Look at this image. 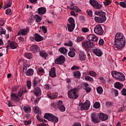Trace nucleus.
Here are the masks:
<instances>
[{
    "instance_id": "37",
    "label": "nucleus",
    "mask_w": 126,
    "mask_h": 126,
    "mask_svg": "<svg viewBox=\"0 0 126 126\" xmlns=\"http://www.w3.org/2000/svg\"><path fill=\"white\" fill-rule=\"evenodd\" d=\"M33 18H34V19L36 21V22H40L41 20H42V18H41V17H40V16H39L38 15H35L34 16L33 15Z\"/></svg>"
},
{
    "instance_id": "9",
    "label": "nucleus",
    "mask_w": 126,
    "mask_h": 126,
    "mask_svg": "<svg viewBox=\"0 0 126 126\" xmlns=\"http://www.w3.org/2000/svg\"><path fill=\"white\" fill-rule=\"evenodd\" d=\"M79 107L82 111H83L84 110L87 111V110H89L90 108V101H86L85 103L81 104L79 105Z\"/></svg>"
},
{
    "instance_id": "44",
    "label": "nucleus",
    "mask_w": 126,
    "mask_h": 126,
    "mask_svg": "<svg viewBox=\"0 0 126 126\" xmlns=\"http://www.w3.org/2000/svg\"><path fill=\"white\" fill-rule=\"evenodd\" d=\"M96 91L98 94H102L103 93V88H102V87L99 86L97 88Z\"/></svg>"
},
{
    "instance_id": "5",
    "label": "nucleus",
    "mask_w": 126,
    "mask_h": 126,
    "mask_svg": "<svg viewBox=\"0 0 126 126\" xmlns=\"http://www.w3.org/2000/svg\"><path fill=\"white\" fill-rule=\"evenodd\" d=\"M44 118L50 122L54 123V124H57L59 122V118L53 114L46 113L44 115Z\"/></svg>"
},
{
    "instance_id": "47",
    "label": "nucleus",
    "mask_w": 126,
    "mask_h": 126,
    "mask_svg": "<svg viewBox=\"0 0 126 126\" xmlns=\"http://www.w3.org/2000/svg\"><path fill=\"white\" fill-rule=\"evenodd\" d=\"M68 22L69 23L68 24H71V25L75 24L74 19H73V18H72V17L69 18L68 19Z\"/></svg>"
},
{
    "instance_id": "53",
    "label": "nucleus",
    "mask_w": 126,
    "mask_h": 126,
    "mask_svg": "<svg viewBox=\"0 0 126 126\" xmlns=\"http://www.w3.org/2000/svg\"><path fill=\"white\" fill-rule=\"evenodd\" d=\"M5 32H6L5 29L2 27H1V28L0 29V35H2V34H5Z\"/></svg>"
},
{
    "instance_id": "30",
    "label": "nucleus",
    "mask_w": 126,
    "mask_h": 126,
    "mask_svg": "<svg viewBox=\"0 0 126 126\" xmlns=\"http://www.w3.org/2000/svg\"><path fill=\"white\" fill-rule=\"evenodd\" d=\"M114 86L117 89H122L123 87H124V85L119 82H117L114 83Z\"/></svg>"
},
{
    "instance_id": "20",
    "label": "nucleus",
    "mask_w": 126,
    "mask_h": 126,
    "mask_svg": "<svg viewBox=\"0 0 126 126\" xmlns=\"http://www.w3.org/2000/svg\"><path fill=\"white\" fill-rule=\"evenodd\" d=\"M30 50L33 53H37L40 51V48L37 45H32L30 47Z\"/></svg>"
},
{
    "instance_id": "40",
    "label": "nucleus",
    "mask_w": 126,
    "mask_h": 126,
    "mask_svg": "<svg viewBox=\"0 0 126 126\" xmlns=\"http://www.w3.org/2000/svg\"><path fill=\"white\" fill-rule=\"evenodd\" d=\"M73 75L76 77V78H79L81 75L80 72H79L78 70H76L73 73Z\"/></svg>"
},
{
    "instance_id": "49",
    "label": "nucleus",
    "mask_w": 126,
    "mask_h": 126,
    "mask_svg": "<svg viewBox=\"0 0 126 126\" xmlns=\"http://www.w3.org/2000/svg\"><path fill=\"white\" fill-rule=\"evenodd\" d=\"M32 123V120L30 119L28 121H25L24 122V125H25V126H29V125H31V124Z\"/></svg>"
},
{
    "instance_id": "34",
    "label": "nucleus",
    "mask_w": 126,
    "mask_h": 126,
    "mask_svg": "<svg viewBox=\"0 0 126 126\" xmlns=\"http://www.w3.org/2000/svg\"><path fill=\"white\" fill-rule=\"evenodd\" d=\"M47 96L49 99H56L58 97V93L52 94L51 95L47 94Z\"/></svg>"
},
{
    "instance_id": "60",
    "label": "nucleus",
    "mask_w": 126,
    "mask_h": 126,
    "mask_svg": "<svg viewBox=\"0 0 126 126\" xmlns=\"http://www.w3.org/2000/svg\"><path fill=\"white\" fill-rule=\"evenodd\" d=\"M59 109L60 110L61 112H64V111H65V107L63 105L61 106Z\"/></svg>"
},
{
    "instance_id": "50",
    "label": "nucleus",
    "mask_w": 126,
    "mask_h": 126,
    "mask_svg": "<svg viewBox=\"0 0 126 126\" xmlns=\"http://www.w3.org/2000/svg\"><path fill=\"white\" fill-rule=\"evenodd\" d=\"M112 3V0H105L103 2V4L105 5H109V4H111Z\"/></svg>"
},
{
    "instance_id": "17",
    "label": "nucleus",
    "mask_w": 126,
    "mask_h": 126,
    "mask_svg": "<svg viewBox=\"0 0 126 126\" xmlns=\"http://www.w3.org/2000/svg\"><path fill=\"white\" fill-rule=\"evenodd\" d=\"M123 39H126V37H125V35H124V34L120 32L116 33L115 37V41Z\"/></svg>"
},
{
    "instance_id": "21",
    "label": "nucleus",
    "mask_w": 126,
    "mask_h": 126,
    "mask_svg": "<svg viewBox=\"0 0 126 126\" xmlns=\"http://www.w3.org/2000/svg\"><path fill=\"white\" fill-rule=\"evenodd\" d=\"M43 39H44V38L38 33H35L34 35L33 40L36 41V42H41Z\"/></svg>"
},
{
    "instance_id": "54",
    "label": "nucleus",
    "mask_w": 126,
    "mask_h": 126,
    "mask_svg": "<svg viewBox=\"0 0 126 126\" xmlns=\"http://www.w3.org/2000/svg\"><path fill=\"white\" fill-rule=\"evenodd\" d=\"M84 40V37L82 36L78 37L76 39V42H82Z\"/></svg>"
},
{
    "instance_id": "63",
    "label": "nucleus",
    "mask_w": 126,
    "mask_h": 126,
    "mask_svg": "<svg viewBox=\"0 0 126 126\" xmlns=\"http://www.w3.org/2000/svg\"><path fill=\"white\" fill-rule=\"evenodd\" d=\"M121 92H122V94L124 95V96H126V89H123Z\"/></svg>"
},
{
    "instance_id": "59",
    "label": "nucleus",
    "mask_w": 126,
    "mask_h": 126,
    "mask_svg": "<svg viewBox=\"0 0 126 126\" xmlns=\"http://www.w3.org/2000/svg\"><path fill=\"white\" fill-rule=\"evenodd\" d=\"M37 80H36L35 79H33V81H32V86L33 87H36L37 86Z\"/></svg>"
},
{
    "instance_id": "64",
    "label": "nucleus",
    "mask_w": 126,
    "mask_h": 126,
    "mask_svg": "<svg viewBox=\"0 0 126 126\" xmlns=\"http://www.w3.org/2000/svg\"><path fill=\"white\" fill-rule=\"evenodd\" d=\"M72 126H81V124L78 122H75Z\"/></svg>"
},
{
    "instance_id": "3",
    "label": "nucleus",
    "mask_w": 126,
    "mask_h": 126,
    "mask_svg": "<svg viewBox=\"0 0 126 126\" xmlns=\"http://www.w3.org/2000/svg\"><path fill=\"white\" fill-rule=\"evenodd\" d=\"M67 96L70 99H77L78 96V91L76 89H71L67 93Z\"/></svg>"
},
{
    "instance_id": "57",
    "label": "nucleus",
    "mask_w": 126,
    "mask_h": 126,
    "mask_svg": "<svg viewBox=\"0 0 126 126\" xmlns=\"http://www.w3.org/2000/svg\"><path fill=\"white\" fill-rule=\"evenodd\" d=\"M27 86L28 89H30L31 88V82L30 81H27Z\"/></svg>"
},
{
    "instance_id": "36",
    "label": "nucleus",
    "mask_w": 126,
    "mask_h": 126,
    "mask_svg": "<svg viewBox=\"0 0 126 126\" xmlns=\"http://www.w3.org/2000/svg\"><path fill=\"white\" fill-rule=\"evenodd\" d=\"M59 51L61 54H63V55H65V54L67 53V49L63 47L60 48Z\"/></svg>"
},
{
    "instance_id": "7",
    "label": "nucleus",
    "mask_w": 126,
    "mask_h": 126,
    "mask_svg": "<svg viewBox=\"0 0 126 126\" xmlns=\"http://www.w3.org/2000/svg\"><path fill=\"white\" fill-rule=\"evenodd\" d=\"M94 32L96 35H103L104 34V31L103 28L100 25H97L94 28Z\"/></svg>"
},
{
    "instance_id": "33",
    "label": "nucleus",
    "mask_w": 126,
    "mask_h": 126,
    "mask_svg": "<svg viewBox=\"0 0 126 126\" xmlns=\"http://www.w3.org/2000/svg\"><path fill=\"white\" fill-rule=\"evenodd\" d=\"M68 56L70 58H74L75 56V49H73L68 53Z\"/></svg>"
},
{
    "instance_id": "31",
    "label": "nucleus",
    "mask_w": 126,
    "mask_h": 126,
    "mask_svg": "<svg viewBox=\"0 0 126 126\" xmlns=\"http://www.w3.org/2000/svg\"><path fill=\"white\" fill-rule=\"evenodd\" d=\"M25 73L28 76L33 75L34 74V70L32 68H30L26 71Z\"/></svg>"
},
{
    "instance_id": "32",
    "label": "nucleus",
    "mask_w": 126,
    "mask_h": 126,
    "mask_svg": "<svg viewBox=\"0 0 126 126\" xmlns=\"http://www.w3.org/2000/svg\"><path fill=\"white\" fill-rule=\"evenodd\" d=\"M23 110L25 113H30L31 112V107L28 105L24 106L23 107Z\"/></svg>"
},
{
    "instance_id": "29",
    "label": "nucleus",
    "mask_w": 126,
    "mask_h": 126,
    "mask_svg": "<svg viewBox=\"0 0 126 126\" xmlns=\"http://www.w3.org/2000/svg\"><path fill=\"white\" fill-rule=\"evenodd\" d=\"M11 99L14 101V102H17V101H19V97L17 96V94H12L11 95Z\"/></svg>"
},
{
    "instance_id": "2",
    "label": "nucleus",
    "mask_w": 126,
    "mask_h": 126,
    "mask_svg": "<svg viewBox=\"0 0 126 126\" xmlns=\"http://www.w3.org/2000/svg\"><path fill=\"white\" fill-rule=\"evenodd\" d=\"M125 45H126V39L115 40L114 49L115 51H119V50L125 48Z\"/></svg>"
},
{
    "instance_id": "41",
    "label": "nucleus",
    "mask_w": 126,
    "mask_h": 126,
    "mask_svg": "<svg viewBox=\"0 0 126 126\" xmlns=\"http://www.w3.org/2000/svg\"><path fill=\"white\" fill-rule=\"evenodd\" d=\"M126 104H123L122 105V106H121L120 108L118 109V112L119 113H123L125 110H126Z\"/></svg>"
},
{
    "instance_id": "26",
    "label": "nucleus",
    "mask_w": 126,
    "mask_h": 126,
    "mask_svg": "<svg viewBox=\"0 0 126 126\" xmlns=\"http://www.w3.org/2000/svg\"><path fill=\"white\" fill-rule=\"evenodd\" d=\"M46 11H47V10L46 9V8L43 7L39 8L37 9V12L38 14H40L41 15H43V14H45Z\"/></svg>"
},
{
    "instance_id": "13",
    "label": "nucleus",
    "mask_w": 126,
    "mask_h": 126,
    "mask_svg": "<svg viewBox=\"0 0 126 126\" xmlns=\"http://www.w3.org/2000/svg\"><path fill=\"white\" fill-rule=\"evenodd\" d=\"M8 43L7 46H6V48L7 49H14L16 48H17V43L12 42L11 41L8 40Z\"/></svg>"
},
{
    "instance_id": "61",
    "label": "nucleus",
    "mask_w": 126,
    "mask_h": 126,
    "mask_svg": "<svg viewBox=\"0 0 126 126\" xmlns=\"http://www.w3.org/2000/svg\"><path fill=\"white\" fill-rule=\"evenodd\" d=\"M87 13L88 15H89V16H90V17H92V15H93L92 11H91L90 10H87Z\"/></svg>"
},
{
    "instance_id": "58",
    "label": "nucleus",
    "mask_w": 126,
    "mask_h": 126,
    "mask_svg": "<svg viewBox=\"0 0 126 126\" xmlns=\"http://www.w3.org/2000/svg\"><path fill=\"white\" fill-rule=\"evenodd\" d=\"M44 88L46 90H49L51 89V85L46 84L44 86Z\"/></svg>"
},
{
    "instance_id": "10",
    "label": "nucleus",
    "mask_w": 126,
    "mask_h": 126,
    "mask_svg": "<svg viewBox=\"0 0 126 126\" xmlns=\"http://www.w3.org/2000/svg\"><path fill=\"white\" fill-rule=\"evenodd\" d=\"M65 62V58L63 55L60 56L58 58L55 60V63L57 64H63Z\"/></svg>"
},
{
    "instance_id": "38",
    "label": "nucleus",
    "mask_w": 126,
    "mask_h": 126,
    "mask_svg": "<svg viewBox=\"0 0 126 126\" xmlns=\"http://www.w3.org/2000/svg\"><path fill=\"white\" fill-rule=\"evenodd\" d=\"M45 73V71H44V69L42 67H39L37 70V74H39V75H43Z\"/></svg>"
},
{
    "instance_id": "18",
    "label": "nucleus",
    "mask_w": 126,
    "mask_h": 126,
    "mask_svg": "<svg viewBox=\"0 0 126 126\" xmlns=\"http://www.w3.org/2000/svg\"><path fill=\"white\" fill-rule=\"evenodd\" d=\"M28 31H29V28H27L25 29L21 30L17 33V35L19 36V35H22V36H25L27 35V33H28Z\"/></svg>"
},
{
    "instance_id": "46",
    "label": "nucleus",
    "mask_w": 126,
    "mask_h": 126,
    "mask_svg": "<svg viewBox=\"0 0 126 126\" xmlns=\"http://www.w3.org/2000/svg\"><path fill=\"white\" fill-rule=\"evenodd\" d=\"M33 18H34V17H33V15H32L28 20V23L29 25H32V23L34 22V19H33Z\"/></svg>"
},
{
    "instance_id": "27",
    "label": "nucleus",
    "mask_w": 126,
    "mask_h": 126,
    "mask_svg": "<svg viewBox=\"0 0 126 126\" xmlns=\"http://www.w3.org/2000/svg\"><path fill=\"white\" fill-rule=\"evenodd\" d=\"M49 76L51 77H56V68L52 67L49 71Z\"/></svg>"
},
{
    "instance_id": "48",
    "label": "nucleus",
    "mask_w": 126,
    "mask_h": 126,
    "mask_svg": "<svg viewBox=\"0 0 126 126\" xmlns=\"http://www.w3.org/2000/svg\"><path fill=\"white\" fill-rule=\"evenodd\" d=\"M112 94L114 95L115 97H117V96L119 95V91H118L117 90L113 89Z\"/></svg>"
},
{
    "instance_id": "52",
    "label": "nucleus",
    "mask_w": 126,
    "mask_h": 126,
    "mask_svg": "<svg viewBox=\"0 0 126 126\" xmlns=\"http://www.w3.org/2000/svg\"><path fill=\"white\" fill-rule=\"evenodd\" d=\"M94 107L95 108V109H99V108H100V103L98 102H95L94 104Z\"/></svg>"
},
{
    "instance_id": "23",
    "label": "nucleus",
    "mask_w": 126,
    "mask_h": 126,
    "mask_svg": "<svg viewBox=\"0 0 126 126\" xmlns=\"http://www.w3.org/2000/svg\"><path fill=\"white\" fill-rule=\"evenodd\" d=\"M12 4V1L11 0H6L4 2V6L3 7L4 9L10 7L11 4Z\"/></svg>"
},
{
    "instance_id": "15",
    "label": "nucleus",
    "mask_w": 126,
    "mask_h": 126,
    "mask_svg": "<svg viewBox=\"0 0 126 126\" xmlns=\"http://www.w3.org/2000/svg\"><path fill=\"white\" fill-rule=\"evenodd\" d=\"M79 60L83 62L86 60V54L83 51H80L79 52Z\"/></svg>"
},
{
    "instance_id": "45",
    "label": "nucleus",
    "mask_w": 126,
    "mask_h": 126,
    "mask_svg": "<svg viewBox=\"0 0 126 126\" xmlns=\"http://www.w3.org/2000/svg\"><path fill=\"white\" fill-rule=\"evenodd\" d=\"M34 111L35 114H40V113H41V110H40L39 107L37 106L34 107Z\"/></svg>"
},
{
    "instance_id": "6",
    "label": "nucleus",
    "mask_w": 126,
    "mask_h": 126,
    "mask_svg": "<svg viewBox=\"0 0 126 126\" xmlns=\"http://www.w3.org/2000/svg\"><path fill=\"white\" fill-rule=\"evenodd\" d=\"M95 46V44L94 43H93V41H91L90 40H87L85 41H83L82 42V47L83 48H84L85 50H88V49H91L93 48Z\"/></svg>"
},
{
    "instance_id": "39",
    "label": "nucleus",
    "mask_w": 126,
    "mask_h": 126,
    "mask_svg": "<svg viewBox=\"0 0 126 126\" xmlns=\"http://www.w3.org/2000/svg\"><path fill=\"white\" fill-rule=\"evenodd\" d=\"M25 58L28 59L29 60H32L33 59V55L31 54V53H27L25 54Z\"/></svg>"
},
{
    "instance_id": "4",
    "label": "nucleus",
    "mask_w": 126,
    "mask_h": 126,
    "mask_svg": "<svg viewBox=\"0 0 126 126\" xmlns=\"http://www.w3.org/2000/svg\"><path fill=\"white\" fill-rule=\"evenodd\" d=\"M111 74L115 79L119 80V81H124L126 79V77L123 73L114 71L111 73Z\"/></svg>"
},
{
    "instance_id": "43",
    "label": "nucleus",
    "mask_w": 126,
    "mask_h": 126,
    "mask_svg": "<svg viewBox=\"0 0 126 126\" xmlns=\"http://www.w3.org/2000/svg\"><path fill=\"white\" fill-rule=\"evenodd\" d=\"M88 73L90 76H92L93 77H95L97 75V74L94 71H89Z\"/></svg>"
},
{
    "instance_id": "62",
    "label": "nucleus",
    "mask_w": 126,
    "mask_h": 126,
    "mask_svg": "<svg viewBox=\"0 0 126 126\" xmlns=\"http://www.w3.org/2000/svg\"><path fill=\"white\" fill-rule=\"evenodd\" d=\"M4 103H5V104H6L8 107H11L12 106V104H11V103H10V102H9L8 100H5Z\"/></svg>"
},
{
    "instance_id": "14",
    "label": "nucleus",
    "mask_w": 126,
    "mask_h": 126,
    "mask_svg": "<svg viewBox=\"0 0 126 126\" xmlns=\"http://www.w3.org/2000/svg\"><path fill=\"white\" fill-rule=\"evenodd\" d=\"M92 52L97 57H102L103 56V52L99 48H94L92 50Z\"/></svg>"
},
{
    "instance_id": "12",
    "label": "nucleus",
    "mask_w": 126,
    "mask_h": 126,
    "mask_svg": "<svg viewBox=\"0 0 126 126\" xmlns=\"http://www.w3.org/2000/svg\"><path fill=\"white\" fill-rule=\"evenodd\" d=\"M63 105V101L59 100L57 102H55L51 103V107L54 109H59Z\"/></svg>"
},
{
    "instance_id": "56",
    "label": "nucleus",
    "mask_w": 126,
    "mask_h": 126,
    "mask_svg": "<svg viewBox=\"0 0 126 126\" xmlns=\"http://www.w3.org/2000/svg\"><path fill=\"white\" fill-rule=\"evenodd\" d=\"M82 31L84 33H86L87 32H89V29H88L87 28H82Z\"/></svg>"
},
{
    "instance_id": "16",
    "label": "nucleus",
    "mask_w": 126,
    "mask_h": 126,
    "mask_svg": "<svg viewBox=\"0 0 126 126\" xmlns=\"http://www.w3.org/2000/svg\"><path fill=\"white\" fill-rule=\"evenodd\" d=\"M98 116L95 115V114L93 113L91 115L92 121L94 124H97V123L100 122V119L98 118Z\"/></svg>"
},
{
    "instance_id": "8",
    "label": "nucleus",
    "mask_w": 126,
    "mask_h": 126,
    "mask_svg": "<svg viewBox=\"0 0 126 126\" xmlns=\"http://www.w3.org/2000/svg\"><path fill=\"white\" fill-rule=\"evenodd\" d=\"M90 3L92 6L96 9H101L102 8V5L100 4L96 0H90Z\"/></svg>"
},
{
    "instance_id": "55",
    "label": "nucleus",
    "mask_w": 126,
    "mask_h": 126,
    "mask_svg": "<svg viewBox=\"0 0 126 126\" xmlns=\"http://www.w3.org/2000/svg\"><path fill=\"white\" fill-rule=\"evenodd\" d=\"M64 45L68 46V47H71L72 46H73V42L71 41H69L68 43H65Z\"/></svg>"
},
{
    "instance_id": "42",
    "label": "nucleus",
    "mask_w": 126,
    "mask_h": 126,
    "mask_svg": "<svg viewBox=\"0 0 126 126\" xmlns=\"http://www.w3.org/2000/svg\"><path fill=\"white\" fill-rule=\"evenodd\" d=\"M85 80H87V81H89L90 82H93L94 81L93 78L89 76H85Z\"/></svg>"
},
{
    "instance_id": "28",
    "label": "nucleus",
    "mask_w": 126,
    "mask_h": 126,
    "mask_svg": "<svg viewBox=\"0 0 126 126\" xmlns=\"http://www.w3.org/2000/svg\"><path fill=\"white\" fill-rule=\"evenodd\" d=\"M67 30L69 32H72L75 28V24H67Z\"/></svg>"
},
{
    "instance_id": "19",
    "label": "nucleus",
    "mask_w": 126,
    "mask_h": 126,
    "mask_svg": "<svg viewBox=\"0 0 126 126\" xmlns=\"http://www.w3.org/2000/svg\"><path fill=\"white\" fill-rule=\"evenodd\" d=\"M68 9L71 10H74L75 12H80V11H81V10L79 9V8L77 7V6L74 3L71 4V6L69 7Z\"/></svg>"
},
{
    "instance_id": "1",
    "label": "nucleus",
    "mask_w": 126,
    "mask_h": 126,
    "mask_svg": "<svg viewBox=\"0 0 126 126\" xmlns=\"http://www.w3.org/2000/svg\"><path fill=\"white\" fill-rule=\"evenodd\" d=\"M95 15H97L99 17H95L94 20L97 23H104L107 18H106V13L103 12L102 10L96 11L94 12Z\"/></svg>"
},
{
    "instance_id": "35",
    "label": "nucleus",
    "mask_w": 126,
    "mask_h": 126,
    "mask_svg": "<svg viewBox=\"0 0 126 126\" xmlns=\"http://www.w3.org/2000/svg\"><path fill=\"white\" fill-rule=\"evenodd\" d=\"M39 55L40 57L42 58H44V59L46 60V58L48 57V53L46 52L45 51H41L39 52Z\"/></svg>"
},
{
    "instance_id": "11",
    "label": "nucleus",
    "mask_w": 126,
    "mask_h": 126,
    "mask_svg": "<svg viewBox=\"0 0 126 126\" xmlns=\"http://www.w3.org/2000/svg\"><path fill=\"white\" fill-rule=\"evenodd\" d=\"M87 39L88 40H89V41H93V42H98V40L99 38L96 35L90 34L88 35Z\"/></svg>"
},
{
    "instance_id": "25",
    "label": "nucleus",
    "mask_w": 126,
    "mask_h": 126,
    "mask_svg": "<svg viewBox=\"0 0 126 126\" xmlns=\"http://www.w3.org/2000/svg\"><path fill=\"white\" fill-rule=\"evenodd\" d=\"M98 117L99 118L100 120L103 121L108 120V115L104 114L103 113H99Z\"/></svg>"
},
{
    "instance_id": "22",
    "label": "nucleus",
    "mask_w": 126,
    "mask_h": 126,
    "mask_svg": "<svg viewBox=\"0 0 126 126\" xmlns=\"http://www.w3.org/2000/svg\"><path fill=\"white\" fill-rule=\"evenodd\" d=\"M26 92H27L26 87H23L19 90L18 96H19V97H21V96H22L23 94H25V93H26Z\"/></svg>"
},
{
    "instance_id": "51",
    "label": "nucleus",
    "mask_w": 126,
    "mask_h": 126,
    "mask_svg": "<svg viewBox=\"0 0 126 126\" xmlns=\"http://www.w3.org/2000/svg\"><path fill=\"white\" fill-rule=\"evenodd\" d=\"M119 4L121 7H123V8H126V3L125 2H120Z\"/></svg>"
},
{
    "instance_id": "24",
    "label": "nucleus",
    "mask_w": 126,
    "mask_h": 126,
    "mask_svg": "<svg viewBox=\"0 0 126 126\" xmlns=\"http://www.w3.org/2000/svg\"><path fill=\"white\" fill-rule=\"evenodd\" d=\"M33 93L36 96H40L42 94V91L39 87H36L33 90Z\"/></svg>"
}]
</instances>
